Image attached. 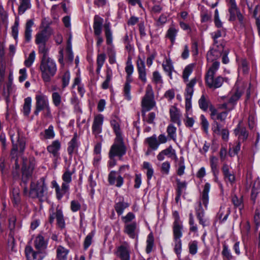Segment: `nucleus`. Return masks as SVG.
Returning <instances> with one entry per match:
<instances>
[{
  "instance_id": "obj_49",
  "label": "nucleus",
  "mask_w": 260,
  "mask_h": 260,
  "mask_svg": "<svg viewBox=\"0 0 260 260\" xmlns=\"http://www.w3.org/2000/svg\"><path fill=\"white\" fill-rule=\"evenodd\" d=\"M232 202L235 207L239 208L240 210L243 208V201L241 196L238 198L236 195L233 196L232 197Z\"/></svg>"
},
{
  "instance_id": "obj_56",
  "label": "nucleus",
  "mask_w": 260,
  "mask_h": 260,
  "mask_svg": "<svg viewBox=\"0 0 260 260\" xmlns=\"http://www.w3.org/2000/svg\"><path fill=\"white\" fill-rule=\"evenodd\" d=\"M55 136V134L53 131V126L50 125L48 128L45 130L44 138L46 139H53Z\"/></svg>"
},
{
  "instance_id": "obj_11",
  "label": "nucleus",
  "mask_w": 260,
  "mask_h": 260,
  "mask_svg": "<svg viewBox=\"0 0 260 260\" xmlns=\"http://www.w3.org/2000/svg\"><path fill=\"white\" fill-rule=\"evenodd\" d=\"M104 121V117L101 114L95 116L92 125V132L95 138H102L100 134L102 131V125Z\"/></svg>"
},
{
  "instance_id": "obj_35",
  "label": "nucleus",
  "mask_w": 260,
  "mask_h": 260,
  "mask_svg": "<svg viewBox=\"0 0 260 260\" xmlns=\"http://www.w3.org/2000/svg\"><path fill=\"white\" fill-rule=\"evenodd\" d=\"M146 142L152 150H156L159 145L156 136H153L146 139Z\"/></svg>"
},
{
  "instance_id": "obj_54",
  "label": "nucleus",
  "mask_w": 260,
  "mask_h": 260,
  "mask_svg": "<svg viewBox=\"0 0 260 260\" xmlns=\"http://www.w3.org/2000/svg\"><path fill=\"white\" fill-rule=\"evenodd\" d=\"M209 101H207L204 95H202L199 101V106L204 111H206L209 106Z\"/></svg>"
},
{
  "instance_id": "obj_40",
  "label": "nucleus",
  "mask_w": 260,
  "mask_h": 260,
  "mask_svg": "<svg viewBox=\"0 0 260 260\" xmlns=\"http://www.w3.org/2000/svg\"><path fill=\"white\" fill-rule=\"evenodd\" d=\"M105 36L106 38V43L108 45H110L112 44L113 37L112 32L110 27L109 23L106 24L104 25Z\"/></svg>"
},
{
  "instance_id": "obj_36",
  "label": "nucleus",
  "mask_w": 260,
  "mask_h": 260,
  "mask_svg": "<svg viewBox=\"0 0 260 260\" xmlns=\"http://www.w3.org/2000/svg\"><path fill=\"white\" fill-rule=\"evenodd\" d=\"M52 187L55 189L56 197L58 200L61 199L62 196L68 191L67 190H62V184L61 188L56 181L54 180L52 182Z\"/></svg>"
},
{
  "instance_id": "obj_59",
  "label": "nucleus",
  "mask_w": 260,
  "mask_h": 260,
  "mask_svg": "<svg viewBox=\"0 0 260 260\" xmlns=\"http://www.w3.org/2000/svg\"><path fill=\"white\" fill-rule=\"evenodd\" d=\"M152 81L156 84H162L163 83L161 76L158 71H154L153 73Z\"/></svg>"
},
{
  "instance_id": "obj_47",
  "label": "nucleus",
  "mask_w": 260,
  "mask_h": 260,
  "mask_svg": "<svg viewBox=\"0 0 260 260\" xmlns=\"http://www.w3.org/2000/svg\"><path fill=\"white\" fill-rule=\"evenodd\" d=\"M143 168L147 170V177L148 180H150L153 175V169H152L150 164L148 162L145 161L143 164Z\"/></svg>"
},
{
  "instance_id": "obj_39",
  "label": "nucleus",
  "mask_w": 260,
  "mask_h": 260,
  "mask_svg": "<svg viewBox=\"0 0 260 260\" xmlns=\"http://www.w3.org/2000/svg\"><path fill=\"white\" fill-rule=\"evenodd\" d=\"M31 107V99L27 97L24 100L23 107V113L25 116H28L30 113Z\"/></svg>"
},
{
  "instance_id": "obj_60",
  "label": "nucleus",
  "mask_w": 260,
  "mask_h": 260,
  "mask_svg": "<svg viewBox=\"0 0 260 260\" xmlns=\"http://www.w3.org/2000/svg\"><path fill=\"white\" fill-rule=\"evenodd\" d=\"M94 236V233L93 232L90 233L85 238L84 242V248L87 249L92 243V240Z\"/></svg>"
},
{
  "instance_id": "obj_61",
  "label": "nucleus",
  "mask_w": 260,
  "mask_h": 260,
  "mask_svg": "<svg viewBox=\"0 0 260 260\" xmlns=\"http://www.w3.org/2000/svg\"><path fill=\"white\" fill-rule=\"evenodd\" d=\"M36 57V54L34 51H32L28 58L25 60L24 64L27 67H30L33 63Z\"/></svg>"
},
{
  "instance_id": "obj_63",
  "label": "nucleus",
  "mask_w": 260,
  "mask_h": 260,
  "mask_svg": "<svg viewBox=\"0 0 260 260\" xmlns=\"http://www.w3.org/2000/svg\"><path fill=\"white\" fill-rule=\"evenodd\" d=\"M70 80V72L68 71H67L64 73V74L62 76V87L63 88H65L69 85Z\"/></svg>"
},
{
  "instance_id": "obj_18",
  "label": "nucleus",
  "mask_w": 260,
  "mask_h": 260,
  "mask_svg": "<svg viewBox=\"0 0 260 260\" xmlns=\"http://www.w3.org/2000/svg\"><path fill=\"white\" fill-rule=\"evenodd\" d=\"M74 173V170L70 171L69 169H67L63 173L62 178L63 181L62 183V190L68 191L69 188V183L72 181V175Z\"/></svg>"
},
{
  "instance_id": "obj_34",
  "label": "nucleus",
  "mask_w": 260,
  "mask_h": 260,
  "mask_svg": "<svg viewBox=\"0 0 260 260\" xmlns=\"http://www.w3.org/2000/svg\"><path fill=\"white\" fill-rule=\"evenodd\" d=\"M178 32L177 29L174 26H171L167 30L166 37L169 39L171 43L173 44L175 43L176 37Z\"/></svg>"
},
{
  "instance_id": "obj_7",
  "label": "nucleus",
  "mask_w": 260,
  "mask_h": 260,
  "mask_svg": "<svg viewBox=\"0 0 260 260\" xmlns=\"http://www.w3.org/2000/svg\"><path fill=\"white\" fill-rule=\"evenodd\" d=\"M35 99L36 103L34 114L36 115H38L42 110H46L48 112H50L49 101L46 95L42 93L38 94L36 95Z\"/></svg>"
},
{
  "instance_id": "obj_30",
  "label": "nucleus",
  "mask_w": 260,
  "mask_h": 260,
  "mask_svg": "<svg viewBox=\"0 0 260 260\" xmlns=\"http://www.w3.org/2000/svg\"><path fill=\"white\" fill-rule=\"evenodd\" d=\"M34 21L32 19L28 20L25 25V39L27 42H29L31 39V27L34 25Z\"/></svg>"
},
{
  "instance_id": "obj_14",
  "label": "nucleus",
  "mask_w": 260,
  "mask_h": 260,
  "mask_svg": "<svg viewBox=\"0 0 260 260\" xmlns=\"http://www.w3.org/2000/svg\"><path fill=\"white\" fill-rule=\"evenodd\" d=\"M40 251H35L30 246H26L25 253L27 260H41Z\"/></svg>"
},
{
  "instance_id": "obj_15",
  "label": "nucleus",
  "mask_w": 260,
  "mask_h": 260,
  "mask_svg": "<svg viewBox=\"0 0 260 260\" xmlns=\"http://www.w3.org/2000/svg\"><path fill=\"white\" fill-rule=\"evenodd\" d=\"M129 248L127 244L121 245L118 248L117 253L121 260H130Z\"/></svg>"
},
{
  "instance_id": "obj_23",
  "label": "nucleus",
  "mask_w": 260,
  "mask_h": 260,
  "mask_svg": "<svg viewBox=\"0 0 260 260\" xmlns=\"http://www.w3.org/2000/svg\"><path fill=\"white\" fill-rule=\"evenodd\" d=\"M222 171L225 179H228L231 184L234 183L235 176L233 173L230 172L229 168L227 164H223L222 167Z\"/></svg>"
},
{
  "instance_id": "obj_22",
  "label": "nucleus",
  "mask_w": 260,
  "mask_h": 260,
  "mask_svg": "<svg viewBox=\"0 0 260 260\" xmlns=\"http://www.w3.org/2000/svg\"><path fill=\"white\" fill-rule=\"evenodd\" d=\"M162 67L164 71L167 73L170 78L172 79V72L174 71V67L171 59L170 58H166L165 61L163 62Z\"/></svg>"
},
{
  "instance_id": "obj_3",
  "label": "nucleus",
  "mask_w": 260,
  "mask_h": 260,
  "mask_svg": "<svg viewBox=\"0 0 260 260\" xmlns=\"http://www.w3.org/2000/svg\"><path fill=\"white\" fill-rule=\"evenodd\" d=\"M48 188L44 177L30 184L29 196L32 198H38L40 201L45 199L47 194Z\"/></svg>"
},
{
  "instance_id": "obj_45",
  "label": "nucleus",
  "mask_w": 260,
  "mask_h": 260,
  "mask_svg": "<svg viewBox=\"0 0 260 260\" xmlns=\"http://www.w3.org/2000/svg\"><path fill=\"white\" fill-rule=\"evenodd\" d=\"M147 246L146 251L147 253H149L152 251V248L154 245V237L152 233H150L146 241Z\"/></svg>"
},
{
  "instance_id": "obj_4",
  "label": "nucleus",
  "mask_w": 260,
  "mask_h": 260,
  "mask_svg": "<svg viewBox=\"0 0 260 260\" xmlns=\"http://www.w3.org/2000/svg\"><path fill=\"white\" fill-rule=\"evenodd\" d=\"M219 62L214 61L206 75V83L210 88H219L223 83L224 79L222 77L218 76L214 78V75L219 69Z\"/></svg>"
},
{
  "instance_id": "obj_24",
  "label": "nucleus",
  "mask_w": 260,
  "mask_h": 260,
  "mask_svg": "<svg viewBox=\"0 0 260 260\" xmlns=\"http://www.w3.org/2000/svg\"><path fill=\"white\" fill-rule=\"evenodd\" d=\"M34 245L35 248L38 251H41L46 247L47 243L44 240V238L42 235H39L35 239Z\"/></svg>"
},
{
  "instance_id": "obj_46",
  "label": "nucleus",
  "mask_w": 260,
  "mask_h": 260,
  "mask_svg": "<svg viewBox=\"0 0 260 260\" xmlns=\"http://www.w3.org/2000/svg\"><path fill=\"white\" fill-rule=\"evenodd\" d=\"M128 206V204L125 202H118L115 205V209L118 215H121L124 209Z\"/></svg>"
},
{
  "instance_id": "obj_38",
  "label": "nucleus",
  "mask_w": 260,
  "mask_h": 260,
  "mask_svg": "<svg viewBox=\"0 0 260 260\" xmlns=\"http://www.w3.org/2000/svg\"><path fill=\"white\" fill-rule=\"evenodd\" d=\"M119 122V120L118 118L115 117L114 119L111 120V125L113 127L116 137H122Z\"/></svg>"
},
{
  "instance_id": "obj_2",
  "label": "nucleus",
  "mask_w": 260,
  "mask_h": 260,
  "mask_svg": "<svg viewBox=\"0 0 260 260\" xmlns=\"http://www.w3.org/2000/svg\"><path fill=\"white\" fill-rule=\"evenodd\" d=\"M41 76L44 82H49L56 74L57 67L55 62L52 58H42L40 66Z\"/></svg>"
},
{
  "instance_id": "obj_31",
  "label": "nucleus",
  "mask_w": 260,
  "mask_h": 260,
  "mask_svg": "<svg viewBox=\"0 0 260 260\" xmlns=\"http://www.w3.org/2000/svg\"><path fill=\"white\" fill-rule=\"evenodd\" d=\"M210 189V184L209 183H206L204 186L202 196V201L203 204L205 207L207 206L209 200L208 194Z\"/></svg>"
},
{
  "instance_id": "obj_5",
  "label": "nucleus",
  "mask_w": 260,
  "mask_h": 260,
  "mask_svg": "<svg viewBox=\"0 0 260 260\" xmlns=\"http://www.w3.org/2000/svg\"><path fill=\"white\" fill-rule=\"evenodd\" d=\"M126 153V148L124 145L122 137H116L114 144L111 147L109 152L110 159L115 156L121 157Z\"/></svg>"
},
{
  "instance_id": "obj_64",
  "label": "nucleus",
  "mask_w": 260,
  "mask_h": 260,
  "mask_svg": "<svg viewBox=\"0 0 260 260\" xmlns=\"http://www.w3.org/2000/svg\"><path fill=\"white\" fill-rule=\"evenodd\" d=\"M134 71V67L132 63L131 59L128 57L126 62V66L125 67V72L127 76L129 77L132 75Z\"/></svg>"
},
{
  "instance_id": "obj_13",
  "label": "nucleus",
  "mask_w": 260,
  "mask_h": 260,
  "mask_svg": "<svg viewBox=\"0 0 260 260\" xmlns=\"http://www.w3.org/2000/svg\"><path fill=\"white\" fill-rule=\"evenodd\" d=\"M51 29L47 26L36 35L35 42L37 44H46L51 34Z\"/></svg>"
},
{
  "instance_id": "obj_42",
  "label": "nucleus",
  "mask_w": 260,
  "mask_h": 260,
  "mask_svg": "<svg viewBox=\"0 0 260 260\" xmlns=\"http://www.w3.org/2000/svg\"><path fill=\"white\" fill-rule=\"evenodd\" d=\"M20 191L18 187H14L12 191V199L14 204L18 205L20 202Z\"/></svg>"
},
{
  "instance_id": "obj_44",
  "label": "nucleus",
  "mask_w": 260,
  "mask_h": 260,
  "mask_svg": "<svg viewBox=\"0 0 260 260\" xmlns=\"http://www.w3.org/2000/svg\"><path fill=\"white\" fill-rule=\"evenodd\" d=\"M176 127L172 124H169L167 129L168 136L174 141L176 140Z\"/></svg>"
},
{
  "instance_id": "obj_12",
  "label": "nucleus",
  "mask_w": 260,
  "mask_h": 260,
  "mask_svg": "<svg viewBox=\"0 0 260 260\" xmlns=\"http://www.w3.org/2000/svg\"><path fill=\"white\" fill-rule=\"evenodd\" d=\"M223 51V46L222 44L215 45L207 54V59L209 62H213L218 58Z\"/></svg>"
},
{
  "instance_id": "obj_41",
  "label": "nucleus",
  "mask_w": 260,
  "mask_h": 260,
  "mask_svg": "<svg viewBox=\"0 0 260 260\" xmlns=\"http://www.w3.org/2000/svg\"><path fill=\"white\" fill-rule=\"evenodd\" d=\"M60 147V143L58 141H54L52 142L51 145L47 147L48 151L52 153L54 156L57 154L58 151L59 150Z\"/></svg>"
},
{
  "instance_id": "obj_29",
  "label": "nucleus",
  "mask_w": 260,
  "mask_h": 260,
  "mask_svg": "<svg viewBox=\"0 0 260 260\" xmlns=\"http://www.w3.org/2000/svg\"><path fill=\"white\" fill-rule=\"evenodd\" d=\"M195 67L194 63H190L185 67L183 71L182 78L184 82L188 81V78Z\"/></svg>"
},
{
  "instance_id": "obj_48",
  "label": "nucleus",
  "mask_w": 260,
  "mask_h": 260,
  "mask_svg": "<svg viewBox=\"0 0 260 260\" xmlns=\"http://www.w3.org/2000/svg\"><path fill=\"white\" fill-rule=\"evenodd\" d=\"M197 216L200 224L202 225L203 227L207 225L206 220L204 218V212L202 208L197 210Z\"/></svg>"
},
{
  "instance_id": "obj_21",
  "label": "nucleus",
  "mask_w": 260,
  "mask_h": 260,
  "mask_svg": "<svg viewBox=\"0 0 260 260\" xmlns=\"http://www.w3.org/2000/svg\"><path fill=\"white\" fill-rule=\"evenodd\" d=\"M137 68L139 79L144 83H146L147 79L145 63L141 59H139L137 61Z\"/></svg>"
},
{
  "instance_id": "obj_52",
  "label": "nucleus",
  "mask_w": 260,
  "mask_h": 260,
  "mask_svg": "<svg viewBox=\"0 0 260 260\" xmlns=\"http://www.w3.org/2000/svg\"><path fill=\"white\" fill-rule=\"evenodd\" d=\"M165 155L168 157H173L175 159L177 158V155L175 150L173 148L172 146H170L168 148L162 150Z\"/></svg>"
},
{
  "instance_id": "obj_51",
  "label": "nucleus",
  "mask_w": 260,
  "mask_h": 260,
  "mask_svg": "<svg viewBox=\"0 0 260 260\" xmlns=\"http://www.w3.org/2000/svg\"><path fill=\"white\" fill-rule=\"evenodd\" d=\"M198 242L197 241H192L189 243V252L192 255L196 254L198 252Z\"/></svg>"
},
{
  "instance_id": "obj_62",
  "label": "nucleus",
  "mask_w": 260,
  "mask_h": 260,
  "mask_svg": "<svg viewBox=\"0 0 260 260\" xmlns=\"http://www.w3.org/2000/svg\"><path fill=\"white\" fill-rule=\"evenodd\" d=\"M170 167L171 165L169 161H166L164 162L161 164L160 168V171L161 173L165 175H168L170 172Z\"/></svg>"
},
{
  "instance_id": "obj_58",
  "label": "nucleus",
  "mask_w": 260,
  "mask_h": 260,
  "mask_svg": "<svg viewBox=\"0 0 260 260\" xmlns=\"http://www.w3.org/2000/svg\"><path fill=\"white\" fill-rule=\"evenodd\" d=\"M39 45V52L43 54L42 58H47L48 56V50L46 47V44H38Z\"/></svg>"
},
{
  "instance_id": "obj_43",
  "label": "nucleus",
  "mask_w": 260,
  "mask_h": 260,
  "mask_svg": "<svg viewBox=\"0 0 260 260\" xmlns=\"http://www.w3.org/2000/svg\"><path fill=\"white\" fill-rule=\"evenodd\" d=\"M78 147L77 144V134H75L71 140V141L69 142V147L68 148V151L69 154L71 155L74 151Z\"/></svg>"
},
{
  "instance_id": "obj_37",
  "label": "nucleus",
  "mask_w": 260,
  "mask_h": 260,
  "mask_svg": "<svg viewBox=\"0 0 260 260\" xmlns=\"http://www.w3.org/2000/svg\"><path fill=\"white\" fill-rule=\"evenodd\" d=\"M186 89L185 94L193 95V87L197 83L196 78H193L190 81L186 82Z\"/></svg>"
},
{
  "instance_id": "obj_25",
  "label": "nucleus",
  "mask_w": 260,
  "mask_h": 260,
  "mask_svg": "<svg viewBox=\"0 0 260 260\" xmlns=\"http://www.w3.org/2000/svg\"><path fill=\"white\" fill-rule=\"evenodd\" d=\"M183 225L181 223L173 224V233L174 240H181L182 236Z\"/></svg>"
},
{
  "instance_id": "obj_16",
  "label": "nucleus",
  "mask_w": 260,
  "mask_h": 260,
  "mask_svg": "<svg viewBox=\"0 0 260 260\" xmlns=\"http://www.w3.org/2000/svg\"><path fill=\"white\" fill-rule=\"evenodd\" d=\"M170 115L171 121L177 123L178 125L180 126L181 123L180 111L176 107L172 106L170 109Z\"/></svg>"
},
{
  "instance_id": "obj_33",
  "label": "nucleus",
  "mask_w": 260,
  "mask_h": 260,
  "mask_svg": "<svg viewBox=\"0 0 260 260\" xmlns=\"http://www.w3.org/2000/svg\"><path fill=\"white\" fill-rule=\"evenodd\" d=\"M30 7V0H20V5L18 8L19 14H23Z\"/></svg>"
},
{
  "instance_id": "obj_17",
  "label": "nucleus",
  "mask_w": 260,
  "mask_h": 260,
  "mask_svg": "<svg viewBox=\"0 0 260 260\" xmlns=\"http://www.w3.org/2000/svg\"><path fill=\"white\" fill-rule=\"evenodd\" d=\"M137 230V224L136 222L126 224L124 227V232L132 239L136 237Z\"/></svg>"
},
{
  "instance_id": "obj_57",
  "label": "nucleus",
  "mask_w": 260,
  "mask_h": 260,
  "mask_svg": "<svg viewBox=\"0 0 260 260\" xmlns=\"http://www.w3.org/2000/svg\"><path fill=\"white\" fill-rule=\"evenodd\" d=\"M52 102L56 107L60 105L61 102V98L60 95L57 92H54L52 94Z\"/></svg>"
},
{
  "instance_id": "obj_28",
  "label": "nucleus",
  "mask_w": 260,
  "mask_h": 260,
  "mask_svg": "<svg viewBox=\"0 0 260 260\" xmlns=\"http://www.w3.org/2000/svg\"><path fill=\"white\" fill-rule=\"evenodd\" d=\"M69 250L62 246H58L56 249L57 257L58 260H67Z\"/></svg>"
},
{
  "instance_id": "obj_19",
  "label": "nucleus",
  "mask_w": 260,
  "mask_h": 260,
  "mask_svg": "<svg viewBox=\"0 0 260 260\" xmlns=\"http://www.w3.org/2000/svg\"><path fill=\"white\" fill-rule=\"evenodd\" d=\"M235 0H230L229 12L230 13L229 21H233L236 19V16L240 13Z\"/></svg>"
},
{
  "instance_id": "obj_50",
  "label": "nucleus",
  "mask_w": 260,
  "mask_h": 260,
  "mask_svg": "<svg viewBox=\"0 0 260 260\" xmlns=\"http://www.w3.org/2000/svg\"><path fill=\"white\" fill-rule=\"evenodd\" d=\"M225 35V29L224 28H222L221 30H218L217 31L214 32L212 34V38L214 40V44L215 45H218V41L217 39L221 37L222 36H224Z\"/></svg>"
},
{
  "instance_id": "obj_9",
  "label": "nucleus",
  "mask_w": 260,
  "mask_h": 260,
  "mask_svg": "<svg viewBox=\"0 0 260 260\" xmlns=\"http://www.w3.org/2000/svg\"><path fill=\"white\" fill-rule=\"evenodd\" d=\"M34 168L35 164L33 161H26L23 166L22 169V180L24 183V193L27 191V189L25 185L26 184L28 180L31 177Z\"/></svg>"
},
{
  "instance_id": "obj_1",
  "label": "nucleus",
  "mask_w": 260,
  "mask_h": 260,
  "mask_svg": "<svg viewBox=\"0 0 260 260\" xmlns=\"http://www.w3.org/2000/svg\"><path fill=\"white\" fill-rule=\"evenodd\" d=\"M12 143L13 144V148L11 151V155L12 159L14 160V168L16 171L19 169V164L18 159L16 158L17 155V151L19 150L23 152L25 149V142L23 138H20L19 132L11 130L10 132Z\"/></svg>"
},
{
  "instance_id": "obj_55",
  "label": "nucleus",
  "mask_w": 260,
  "mask_h": 260,
  "mask_svg": "<svg viewBox=\"0 0 260 260\" xmlns=\"http://www.w3.org/2000/svg\"><path fill=\"white\" fill-rule=\"evenodd\" d=\"M176 182L177 185V193L182 194L183 191L186 189V183L185 181L181 182L179 179H177Z\"/></svg>"
},
{
  "instance_id": "obj_10",
  "label": "nucleus",
  "mask_w": 260,
  "mask_h": 260,
  "mask_svg": "<svg viewBox=\"0 0 260 260\" xmlns=\"http://www.w3.org/2000/svg\"><path fill=\"white\" fill-rule=\"evenodd\" d=\"M103 19L98 15H95L94 17V22L93 28L94 34L97 37L96 45L100 46L103 42V39L101 37Z\"/></svg>"
},
{
  "instance_id": "obj_32",
  "label": "nucleus",
  "mask_w": 260,
  "mask_h": 260,
  "mask_svg": "<svg viewBox=\"0 0 260 260\" xmlns=\"http://www.w3.org/2000/svg\"><path fill=\"white\" fill-rule=\"evenodd\" d=\"M234 132L236 135H238L239 139L243 141L246 140L248 137V134L246 129L244 127L240 128L239 124L235 128Z\"/></svg>"
},
{
  "instance_id": "obj_6",
  "label": "nucleus",
  "mask_w": 260,
  "mask_h": 260,
  "mask_svg": "<svg viewBox=\"0 0 260 260\" xmlns=\"http://www.w3.org/2000/svg\"><path fill=\"white\" fill-rule=\"evenodd\" d=\"M155 105L154 92L150 85H148L146 89V93L141 102V106L143 110L149 111Z\"/></svg>"
},
{
  "instance_id": "obj_27",
  "label": "nucleus",
  "mask_w": 260,
  "mask_h": 260,
  "mask_svg": "<svg viewBox=\"0 0 260 260\" xmlns=\"http://www.w3.org/2000/svg\"><path fill=\"white\" fill-rule=\"evenodd\" d=\"M215 124L216 125V127L213 129L214 133L217 135H221L222 139L224 141H227L229 135L228 130L226 129H221L220 125L217 122H215Z\"/></svg>"
},
{
  "instance_id": "obj_8",
  "label": "nucleus",
  "mask_w": 260,
  "mask_h": 260,
  "mask_svg": "<svg viewBox=\"0 0 260 260\" xmlns=\"http://www.w3.org/2000/svg\"><path fill=\"white\" fill-rule=\"evenodd\" d=\"M54 219H56L57 226L62 229L65 228V221L62 211L61 209L56 208L55 210L52 208L49 210V222L50 224L54 222Z\"/></svg>"
},
{
  "instance_id": "obj_53",
  "label": "nucleus",
  "mask_w": 260,
  "mask_h": 260,
  "mask_svg": "<svg viewBox=\"0 0 260 260\" xmlns=\"http://www.w3.org/2000/svg\"><path fill=\"white\" fill-rule=\"evenodd\" d=\"M218 161V159L216 157L214 156H211L210 157V167L214 174H215V172L217 171Z\"/></svg>"
},
{
  "instance_id": "obj_20",
  "label": "nucleus",
  "mask_w": 260,
  "mask_h": 260,
  "mask_svg": "<svg viewBox=\"0 0 260 260\" xmlns=\"http://www.w3.org/2000/svg\"><path fill=\"white\" fill-rule=\"evenodd\" d=\"M116 180V186L120 187L122 186L123 183V179L121 176H118L116 178V173L115 171H111L108 176V181L111 185L115 184Z\"/></svg>"
},
{
  "instance_id": "obj_26",
  "label": "nucleus",
  "mask_w": 260,
  "mask_h": 260,
  "mask_svg": "<svg viewBox=\"0 0 260 260\" xmlns=\"http://www.w3.org/2000/svg\"><path fill=\"white\" fill-rule=\"evenodd\" d=\"M230 214V209L228 207L223 206L221 207L218 213V217L220 221L223 222L225 221L229 214Z\"/></svg>"
}]
</instances>
